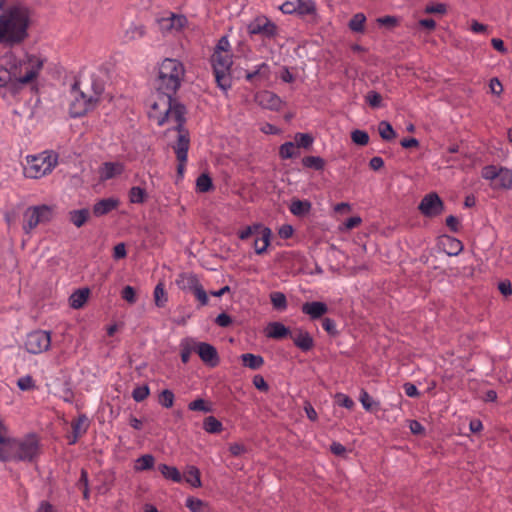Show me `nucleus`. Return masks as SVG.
Listing matches in <instances>:
<instances>
[{
	"label": "nucleus",
	"instance_id": "9b49d317",
	"mask_svg": "<svg viewBox=\"0 0 512 512\" xmlns=\"http://www.w3.org/2000/svg\"><path fill=\"white\" fill-rule=\"evenodd\" d=\"M418 209L426 217H435L442 213L444 205L436 193H429L423 197Z\"/></svg>",
	"mask_w": 512,
	"mask_h": 512
},
{
	"label": "nucleus",
	"instance_id": "4c0bfd02",
	"mask_svg": "<svg viewBox=\"0 0 512 512\" xmlns=\"http://www.w3.org/2000/svg\"><path fill=\"white\" fill-rule=\"evenodd\" d=\"M186 506L191 512H208V505L198 498H187Z\"/></svg>",
	"mask_w": 512,
	"mask_h": 512
},
{
	"label": "nucleus",
	"instance_id": "f3484780",
	"mask_svg": "<svg viewBox=\"0 0 512 512\" xmlns=\"http://www.w3.org/2000/svg\"><path fill=\"white\" fill-rule=\"evenodd\" d=\"M256 100L259 103V105L271 110L279 109L281 105L280 98L270 91H263L258 93L256 95Z\"/></svg>",
	"mask_w": 512,
	"mask_h": 512
},
{
	"label": "nucleus",
	"instance_id": "7c9ffc66",
	"mask_svg": "<svg viewBox=\"0 0 512 512\" xmlns=\"http://www.w3.org/2000/svg\"><path fill=\"white\" fill-rule=\"evenodd\" d=\"M155 464V458L151 454H145L137 458L134 464L135 471H145L151 469Z\"/></svg>",
	"mask_w": 512,
	"mask_h": 512
},
{
	"label": "nucleus",
	"instance_id": "4d7b16f0",
	"mask_svg": "<svg viewBox=\"0 0 512 512\" xmlns=\"http://www.w3.org/2000/svg\"><path fill=\"white\" fill-rule=\"evenodd\" d=\"M122 298L128 303L133 304L136 302V293L132 286H125L122 290Z\"/></svg>",
	"mask_w": 512,
	"mask_h": 512
},
{
	"label": "nucleus",
	"instance_id": "dca6fc26",
	"mask_svg": "<svg viewBox=\"0 0 512 512\" xmlns=\"http://www.w3.org/2000/svg\"><path fill=\"white\" fill-rule=\"evenodd\" d=\"M327 311L328 307L324 302H306L302 305V312L307 314L312 320L322 317Z\"/></svg>",
	"mask_w": 512,
	"mask_h": 512
},
{
	"label": "nucleus",
	"instance_id": "6ab92c4d",
	"mask_svg": "<svg viewBox=\"0 0 512 512\" xmlns=\"http://www.w3.org/2000/svg\"><path fill=\"white\" fill-rule=\"evenodd\" d=\"M146 34L145 26L142 24H130L123 32V41L132 42L139 40Z\"/></svg>",
	"mask_w": 512,
	"mask_h": 512
},
{
	"label": "nucleus",
	"instance_id": "de8ad7c7",
	"mask_svg": "<svg viewBox=\"0 0 512 512\" xmlns=\"http://www.w3.org/2000/svg\"><path fill=\"white\" fill-rule=\"evenodd\" d=\"M17 386L22 391H28L35 388V382L30 375H26L17 380Z\"/></svg>",
	"mask_w": 512,
	"mask_h": 512
},
{
	"label": "nucleus",
	"instance_id": "0eeeda50",
	"mask_svg": "<svg viewBox=\"0 0 512 512\" xmlns=\"http://www.w3.org/2000/svg\"><path fill=\"white\" fill-rule=\"evenodd\" d=\"M482 177L491 181L493 189L509 190L512 188V170L506 167L488 165L482 169Z\"/></svg>",
	"mask_w": 512,
	"mask_h": 512
},
{
	"label": "nucleus",
	"instance_id": "3c124183",
	"mask_svg": "<svg viewBox=\"0 0 512 512\" xmlns=\"http://www.w3.org/2000/svg\"><path fill=\"white\" fill-rule=\"evenodd\" d=\"M188 408L191 411H202V412H210L211 408L206 405V402L203 399H196L189 403Z\"/></svg>",
	"mask_w": 512,
	"mask_h": 512
},
{
	"label": "nucleus",
	"instance_id": "7ed1b4c3",
	"mask_svg": "<svg viewBox=\"0 0 512 512\" xmlns=\"http://www.w3.org/2000/svg\"><path fill=\"white\" fill-rule=\"evenodd\" d=\"M103 91L101 84L93 78H82L75 82L72 88L70 114L81 117L94 109Z\"/></svg>",
	"mask_w": 512,
	"mask_h": 512
},
{
	"label": "nucleus",
	"instance_id": "393cba45",
	"mask_svg": "<svg viewBox=\"0 0 512 512\" xmlns=\"http://www.w3.org/2000/svg\"><path fill=\"white\" fill-rule=\"evenodd\" d=\"M270 68L266 63H261L252 72L246 74V79L250 82L255 80H267L269 78Z\"/></svg>",
	"mask_w": 512,
	"mask_h": 512
},
{
	"label": "nucleus",
	"instance_id": "39448f33",
	"mask_svg": "<svg viewBox=\"0 0 512 512\" xmlns=\"http://www.w3.org/2000/svg\"><path fill=\"white\" fill-rule=\"evenodd\" d=\"M215 80L218 86L226 91L231 87V66L233 64L231 53H213L211 56Z\"/></svg>",
	"mask_w": 512,
	"mask_h": 512
},
{
	"label": "nucleus",
	"instance_id": "412c9836",
	"mask_svg": "<svg viewBox=\"0 0 512 512\" xmlns=\"http://www.w3.org/2000/svg\"><path fill=\"white\" fill-rule=\"evenodd\" d=\"M199 280L194 274L182 273L176 279L177 286L184 291H192L198 284Z\"/></svg>",
	"mask_w": 512,
	"mask_h": 512
},
{
	"label": "nucleus",
	"instance_id": "b1692460",
	"mask_svg": "<svg viewBox=\"0 0 512 512\" xmlns=\"http://www.w3.org/2000/svg\"><path fill=\"white\" fill-rule=\"evenodd\" d=\"M90 291L88 288H83L75 291L69 298V304L74 309H80L88 300Z\"/></svg>",
	"mask_w": 512,
	"mask_h": 512
},
{
	"label": "nucleus",
	"instance_id": "a19ab883",
	"mask_svg": "<svg viewBox=\"0 0 512 512\" xmlns=\"http://www.w3.org/2000/svg\"><path fill=\"white\" fill-rule=\"evenodd\" d=\"M303 165L315 170H322L324 168V160L318 156H307L302 160Z\"/></svg>",
	"mask_w": 512,
	"mask_h": 512
},
{
	"label": "nucleus",
	"instance_id": "5701e85b",
	"mask_svg": "<svg viewBox=\"0 0 512 512\" xmlns=\"http://www.w3.org/2000/svg\"><path fill=\"white\" fill-rule=\"evenodd\" d=\"M271 230L269 228H262L260 236L254 241V249L257 254H262L267 250L270 244Z\"/></svg>",
	"mask_w": 512,
	"mask_h": 512
},
{
	"label": "nucleus",
	"instance_id": "69168bd1",
	"mask_svg": "<svg viewBox=\"0 0 512 512\" xmlns=\"http://www.w3.org/2000/svg\"><path fill=\"white\" fill-rule=\"evenodd\" d=\"M409 428H410V431L411 433L415 434V435H422L424 434V427L423 425L418 422L417 420H411L409 422Z\"/></svg>",
	"mask_w": 512,
	"mask_h": 512
},
{
	"label": "nucleus",
	"instance_id": "ea45409f",
	"mask_svg": "<svg viewBox=\"0 0 512 512\" xmlns=\"http://www.w3.org/2000/svg\"><path fill=\"white\" fill-rule=\"evenodd\" d=\"M297 13L300 15H310L316 10L312 0H297Z\"/></svg>",
	"mask_w": 512,
	"mask_h": 512
},
{
	"label": "nucleus",
	"instance_id": "6e6d98bb",
	"mask_svg": "<svg viewBox=\"0 0 512 512\" xmlns=\"http://www.w3.org/2000/svg\"><path fill=\"white\" fill-rule=\"evenodd\" d=\"M360 402L367 411H371L373 409V405L376 404L365 390L361 391Z\"/></svg>",
	"mask_w": 512,
	"mask_h": 512
},
{
	"label": "nucleus",
	"instance_id": "5fc2aeb1",
	"mask_svg": "<svg viewBox=\"0 0 512 512\" xmlns=\"http://www.w3.org/2000/svg\"><path fill=\"white\" fill-rule=\"evenodd\" d=\"M259 229H262L260 224H254L252 226H247L245 229L239 232V238L241 240L248 239L251 235L255 234Z\"/></svg>",
	"mask_w": 512,
	"mask_h": 512
},
{
	"label": "nucleus",
	"instance_id": "6e6552de",
	"mask_svg": "<svg viewBox=\"0 0 512 512\" xmlns=\"http://www.w3.org/2000/svg\"><path fill=\"white\" fill-rule=\"evenodd\" d=\"M43 67V60L35 55H27L20 62L17 81L20 84H28L34 80Z\"/></svg>",
	"mask_w": 512,
	"mask_h": 512
},
{
	"label": "nucleus",
	"instance_id": "4be33fe9",
	"mask_svg": "<svg viewBox=\"0 0 512 512\" xmlns=\"http://www.w3.org/2000/svg\"><path fill=\"white\" fill-rule=\"evenodd\" d=\"M289 334V329L280 322H271L266 328V336L269 338L281 339Z\"/></svg>",
	"mask_w": 512,
	"mask_h": 512
},
{
	"label": "nucleus",
	"instance_id": "338daca9",
	"mask_svg": "<svg viewBox=\"0 0 512 512\" xmlns=\"http://www.w3.org/2000/svg\"><path fill=\"white\" fill-rule=\"evenodd\" d=\"M322 326H323L324 330L327 331L331 335H334L337 333L335 322L330 318L323 319Z\"/></svg>",
	"mask_w": 512,
	"mask_h": 512
},
{
	"label": "nucleus",
	"instance_id": "cd10ccee",
	"mask_svg": "<svg viewBox=\"0 0 512 512\" xmlns=\"http://www.w3.org/2000/svg\"><path fill=\"white\" fill-rule=\"evenodd\" d=\"M158 470L160 473L166 478L170 479L176 483L182 480V475L179 470L174 466H168L166 464H160L158 466Z\"/></svg>",
	"mask_w": 512,
	"mask_h": 512
},
{
	"label": "nucleus",
	"instance_id": "bb28decb",
	"mask_svg": "<svg viewBox=\"0 0 512 512\" xmlns=\"http://www.w3.org/2000/svg\"><path fill=\"white\" fill-rule=\"evenodd\" d=\"M186 19L184 16H178L172 14L170 17L163 18L161 20V25L163 29H175L179 30L184 26Z\"/></svg>",
	"mask_w": 512,
	"mask_h": 512
},
{
	"label": "nucleus",
	"instance_id": "423d86ee",
	"mask_svg": "<svg viewBox=\"0 0 512 512\" xmlns=\"http://www.w3.org/2000/svg\"><path fill=\"white\" fill-rule=\"evenodd\" d=\"M54 216V207L46 204L28 207L24 214L23 230L29 234L39 224L47 223Z\"/></svg>",
	"mask_w": 512,
	"mask_h": 512
},
{
	"label": "nucleus",
	"instance_id": "2eb2a0df",
	"mask_svg": "<svg viewBox=\"0 0 512 512\" xmlns=\"http://www.w3.org/2000/svg\"><path fill=\"white\" fill-rule=\"evenodd\" d=\"M119 203V200L114 197L101 199L93 205V214L96 217L106 215L116 209L119 206Z\"/></svg>",
	"mask_w": 512,
	"mask_h": 512
},
{
	"label": "nucleus",
	"instance_id": "bf43d9fd",
	"mask_svg": "<svg viewBox=\"0 0 512 512\" xmlns=\"http://www.w3.org/2000/svg\"><path fill=\"white\" fill-rule=\"evenodd\" d=\"M230 43L227 39V37H222L214 50V53H230L229 51Z\"/></svg>",
	"mask_w": 512,
	"mask_h": 512
},
{
	"label": "nucleus",
	"instance_id": "4468645a",
	"mask_svg": "<svg viewBox=\"0 0 512 512\" xmlns=\"http://www.w3.org/2000/svg\"><path fill=\"white\" fill-rule=\"evenodd\" d=\"M124 171V165L120 162H105L99 168V178L106 181L121 175Z\"/></svg>",
	"mask_w": 512,
	"mask_h": 512
},
{
	"label": "nucleus",
	"instance_id": "774afa93",
	"mask_svg": "<svg viewBox=\"0 0 512 512\" xmlns=\"http://www.w3.org/2000/svg\"><path fill=\"white\" fill-rule=\"evenodd\" d=\"M229 451L231 452V454L233 456H240V455H242L243 453L246 452V448H245V446L243 444L232 443L229 446Z\"/></svg>",
	"mask_w": 512,
	"mask_h": 512
},
{
	"label": "nucleus",
	"instance_id": "f704fd0d",
	"mask_svg": "<svg viewBox=\"0 0 512 512\" xmlns=\"http://www.w3.org/2000/svg\"><path fill=\"white\" fill-rule=\"evenodd\" d=\"M270 300L276 310L283 311L287 308V299L282 292H272L270 294Z\"/></svg>",
	"mask_w": 512,
	"mask_h": 512
},
{
	"label": "nucleus",
	"instance_id": "9d476101",
	"mask_svg": "<svg viewBox=\"0 0 512 512\" xmlns=\"http://www.w3.org/2000/svg\"><path fill=\"white\" fill-rule=\"evenodd\" d=\"M39 452L38 440L34 435L22 439L15 438L14 461H32Z\"/></svg>",
	"mask_w": 512,
	"mask_h": 512
},
{
	"label": "nucleus",
	"instance_id": "e2e57ef3",
	"mask_svg": "<svg viewBox=\"0 0 512 512\" xmlns=\"http://www.w3.org/2000/svg\"><path fill=\"white\" fill-rule=\"evenodd\" d=\"M489 88L491 93L500 95L503 92V86L498 78H492L490 80Z\"/></svg>",
	"mask_w": 512,
	"mask_h": 512
},
{
	"label": "nucleus",
	"instance_id": "f03ea898",
	"mask_svg": "<svg viewBox=\"0 0 512 512\" xmlns=\"http://www.w3.org/2000/svg\"><path fill=\"white\" fill-rule=\"evenodd\" d=\"M5 0H0V11ZM29 13L24 7L15 6L0 14V44L12 47L27 37Z\"/></svg>",
	"mask_w": 512,
	"mask_h": 512
},
{
	"label": "nucleus",
	"instance_id": "58836bf2",
	"mask_svg": "<svg viewBox=\"0 0 512 512\" xmlns=\"http://www.w3.org/2000/svg\"><path fill=\"white\" fill-rule=\"evenodd\" d=\"M203 428L208 433H219L222 431V423L213 416H209L203 423Z\"/></svg>",
	"mask_w": 512,
	"mask_h": 512
},
{
	"label": "nucleus",
	"instance_id": "13d9d810",
	"mask_svg": "<svg viewBox=\"0 0 512 512\" xmlns=\"http://www.w3.org/2000/svg\"><path fill=\"white\" fill-rule=\"evenodd\" d=\"M296 3H297V0L286 1L281 5L280 9L285 14L297 13Z\"/></svg>",
	"mask_w": 512,
	"mask_h": 512
},
{
	"label": "nucleus",
	"instance_id": "c9c22d12",
	"mask_svg": "<svg viewBox=\"0 0 512 512\" xmlns=\"http://www.w3.org/2000/svg\"><path fill=\"white\" fill-rule=\"evenodd\" d=\"M365 21H366L365 15L363 13H357V14L353 15V17L349 21L348 27L353 32H363Z\"/></svg>",
	"mask_w": 512,
	"mask_h": 512
},
{
	"label": "nucleus",
	"instance_id": "680f3d73",
	"mask_svg": "<svg viewBox=\"0 0 512 512\" xmlns=\"http://www.w3.org/2000/svg\"><path fill=\"white\" fill-rule=\"evenodd\" d=\"M253 384L257 389H259L260 391H263V392H266L269 389L267 382L261 375L254 376Z\"/></svg>",
	"mask_w": 512,
	"mask_h": 512
},
{
	"label": "nucleus",
	"instance_id": "79ce46f5",
	"mask_svg": "<svg viewBox=\"0 0 512 512\" xmlns=\"http://www.w3.org/2000/svg\"><path fill=\"white\" fill-rule=\"evenodd\" d=\"M352 141L361 146H365L369 143V135L366 131L356 129L351 132Z\"/></svg>",
	"mask_w": 512,
	"mask_h": 512
},
{
	"label": "nucleus",
	"instance_id": "f257e3e1",
	"mask_svg": "<svg viewBox=\"0 0 512 512\" xmlns=\"http://www.w3.org/2000/svg\"><path fill=\"white\" fill-rule=\"evenodd\" d=\"M185 76L182 62L173 58L164 59L159 65L157 77V97L148 111L149 119L158 126L168 125L167 134L173 130L177 142L173 145L176 153L178 172L181 174L187 161L190 144L189 133L184 128L185 107L173 98Z\"/></svg>",
	"mask_w": 512,
	"mask_h": 512
},
{
	"label": "nucleus",
	"instance_id": "09e8293b",
	"mask_svg": "<svg viewBox=\"0 0 512 512\" xmlns=\"http://www.w3.org/2000/svg\"><path fill=\"white\" fill-rule=\"evenodd\" d=\"M295 141H296L295 145L297 146V148H299V147L308 148L312 145L313 138L309 134L297 133L295 135Z\"/></svg>",
	"mask_w": 512,
	"mask_h": 512
},
{
	"label": "nucleus",
	"instance_id": "864d4df0",
	"mask_svg": "<svg viewBox=\"0 0 512 512\" xmlns=\"http://www.w3.org/2000/svg\"><path fill=\"white\" fill-rule=\"evenodd\" d=\"M335 399L340 406H343L347 409H352L354 407V401L343 393L336 394Z\"/></svg>",
	"mask_w": 512,
	"mask_h": 512
},
{
	"label": "nucleus",
	"instance_id": "e433bc0d",
	"mask_svg": "<svg viewBox=\"0 0 512 512\" xmlns=\"http://www.w3.org/2000/svg\"><path fill=\"white\" fill-rule=\"evenodd\" d=\"M167 293L162 282L158 283L154 289V301L157 307H164L167 302Z\"/></svg>",
	"mask_w": 512,
	"mask_h": 512
},
{
	"label": "nucleus",
	"instance_id": "20e7f679",
	"mask_svg": "<svg viewBox=\"0 0 512 512\" xmlns=\"http://www.w3.org/2000/svg\"><path fill=\"white\" fill-rule=\"evenodd\" d=\"M57 164V157L43 152L39 155L28 156L24 167V175L27 178L39 179L49 174Z\"/></svg>",
	"mask_w": 512,
	"mask_h": 512
},
{
	"label": "nucleus",
	"instance_id": "8fccbe9b",
	"mask_svg": "<svg viewBox=\"0 0 512 512\" xmlns=\"http://www.w3.org/2000/svg\"><path fill=\"white\" fill-rule=\"evenodd\" d=\"M191 292L195 295L201 306L208 304V296L201 283H199Z\"/></svg>",
	"mask_w": 512,
	"mask_h": 512
},
{
	"label": "nucleus",
	"instance_id": "37998d69",
	"mask_svg": "<svg viewBox=\"0 0 512 512\" xmlns=\"http://www.w3.org/2000/svg\"><path fill=\"white\" fill-rule=\"evenodd\" d=\"M199 192H208L212 188V179L207 174H201L196 180Z\"/></svg>",
	"mask_w": 512,
	"mask_h": 512
},
{
	"label": "nucleus",
	"instance_id": "473e14b6",
	"mask_svg": "<svg viewBox=\"0 0 512 512\" xmlns=\"http://www.w3.org/2000/svg\"><path fill=\"white\" fill-rule=\"evenodd\" d=\"M378 132L384 141H391L396 137V132L388 121H381L379 123Z\"/></svg>",
	"mask_w": 512,
	"mask_h": 512
},
{
	"label": "nucleus",
	"instance_id": "2f4dec72",
	"mask_svg": "<svg viewBox=\"0 0 512 512\" xmlns=\"http://www.w3.org/2000/svg\"><path fill=\"white\" fill-rule=\"evenodd\" d=\"M184 478L187 483L193 487L201 486L200 471L195 466H189L184 473Z\"/></svg>",
	"mask_w": 512,
	"mask_h": 512
},
{
	"label": "nucleus",
	"instance_id": "ddd939ff",
	"mask_svg": "<svg viewBox=\"0 0 512 512\" xmlns=\"http://www.w3.org/2000/svg\"><path fill=\"white\" fill-rule=\"evenodd\" d=\"M196 351L201 360L211 367H215L219 363L217 350L211 344L200 342L196 346Z\"/></svg>",
	"mask_w": 512,
	"mask_h": 512
},
{
	"label": "nucleus",
	"instance_id": "f8f14e48",
	"mask_svg": "<svg viewBox=\"0 0 512 512\" xmlns=\"http://www.w3.org/2000/svg\"><path fill=\"white\" fill-rule=\"evenodd\" d=\"M248 32L250 34H261L270 38L276 35L277 27L267 18L259 17L248 25Z\"/></svg>",
	"mask_w": 512,
	"mask_h": 512
},
{
	"label": "nucleus",
	"instance_id": "aec40b11",
	"mask_svg": "<svg viewBox=\"0 0 512 512\" xmlns=\"http://www.w3.org/2000/svg\"><path fill=\"white\" fill-rule=\"evenodd\" d=\"M292 339L294 344L302 351H309L314 346V340L307 331L299 330L292 336Z\"/></svg>",
	"mask_w": 512,
	"mask_h": 512
},
{
	"label": "nucleus",
	"instance_id": "603ef678",
	"mask_svg": "<svg viewBox=\"0 0 512 512\" xmlns=\"http://www.w3.org/2000/svg\"><path fill=\"white\" fill-rule=\"evenodd\" d=\"M366 101L373 108H377L381 105L382 97L376 91H369L366 95Z\"/></svg>",
	"mask_w": 512,
	"mask_h": 512
},
{
	"label": "nucleus",
	"instance_id": "a211bd4d",
	"mask_svg": "<svg viewBox=\"0 0 512 512\" xmlns=\"http://www.w3.org/2000/svg\"><path fill=\"white\" fill-rule=\"evenodd\" d=\"M72 426V439L70 440V444L76 443L79 437L84 435L89 427V420L86 415H80L76 420H74L71 424Z\"/></svg>",
	"mask_w": 512,
	"mask_h": 512
},
{
	"label": "nucleus",
	"instance_id": "c85d7f7f",
	"mask_svg": "<svg viewBox=\"0 0 512 512\" xmlns=\"http://www.w3.org/2000/svg\"><path fill=\"white\" fill-rule=\"evenodd\" d=\"M243 364L250 369H259L264 364V359L260 355L246 353L241 355Z\"/></svg>",
	"mask_w": 512,
	"mask_h": 512
},
{
	"label": "nucleus",
	"instance_id": "49530a36",
	"mask_svg": "<svg viewBox=\"0 0 512 512\" xmlns=\"http://www.w3.org/2000/svg\"><path fill=\"white\" fill-rule=\"evenodd\" d=\"M150 394L149 387L147 385L138 386L132 392V397L136 402L145 400Z\"/></svg>",
	"mask_w": 512,
	"mask_h": 512
},
{
	"label": "nucleus",
	"instance_id": "0e129e2a",
	"mask_svg": "<svg viewBox=\"0 0 512 512\" xmlns=\"http://www.w3.org/2000/svg\"><path fill=\"white\" fill-rule=\"evenodd\" d=\"M215 322L220 327H227L232 323L231 317L226 313H220L216 319Z\"/></svg>",
	"mask_w": 512,
	"mask_h": 512
},
{
	"label": "nucleus",
	"instance_id": "052dcab7",
	"mask_svg": "<svg viewBox=\"0 0 512 512\" xmlns=\"http://www.w3.org/2000/svg\"><path fill=\"white\" fill-rule=\"evenodd\" d=\"M446 12V6L442 3L433 4V5H427L425 8V13L428 14H444Z\"/></svg>",
	"mask_w": 512,
	"mask_h": 512
},
{
	"label": "nucleus",
	"instance_id": "a878e982",
	"mask_svg": "<svg viewBox=\"0 0 512 512\" xmlns=\"http://www.w3.org/2000/svg\"><path fill=\"white\" fill-rule=\"evenodd\" d=\"M89 215V210L85 208L72 210L68 213L70 222L73 223L77 228L82 227L87 222Z\"/></svg>",
	"mask_w": 512,
	"mask_h": 512
},
{
	"label": "nucleus",
	"instance_id": "a18cd8bd",
	"mask_svg": "<svg viewBox=\"0 0 512 512\" xmlns=\"http://www.w3.org/2000/svg\"><path fill=\"white\" fill-rule=\"evenodd\" d=\"M174 393L169 390H163L159 395V403L165 408H171L174 404Z\"/></svg>",
	"mask_w": 512,
	"mask_h": 512
},
{
	"label": "nucleus",
	"instance_id": "72a5a7b5",
	"mask_svg": "<svg viewBox=\"0 0 512 512\" xmlns=\"http://www.w3.org/2000/svg\"><path fill=\"white\" fill-rule=\"evenodd\" d=\"M280 157L282 159H290L299 154L298 148L293 142H286L280 146Z\"/></svg>",
	"mask_w": 512,
	"mask_h": 512
},
{
	"label": "nucleus",
	"instance_id": "c756f323",
	"mask_svg": "<svg viewBox=\"0 0 512 512\" xmlns=\"http://www.w3.org/2000/svg\"><path fill=\"white\" fill-rule=\"evenodd\" d=\"M311 209L309 201L294 200L290 204V212L295 216H303Z\"/></svg>",
	"mask_w": 512,
	"mask_h": 512
},
{
	"label": "nucleus",
	"instance_id": "c03bdc74",
	"mask_svg": "<svg viewBox=\"0 0 512 512\" xmlns=\"http://www.w3.org/2000/svg\"><path fill=\"white\" fill-rule=\"evenodd\" d=\"M146 192L141 187L135 186L130 189L129 199L132 203H143L145 200Z\"/></svg>",
	"mask_w": 512,
	"mask_h": 512
},
{
	"label": "nucleus",
	"instance_id": "1a4fd4ad",
	"mask_svg": "<svg viewBox=\"0 0 512 512\" xmlns=\"http://www.w3.org/2000/svg\"><path fill=\"white\" fill-rule=\"evenodd\" d=\"M51 346V334L45 330H35L27 334L24 347L30 354H40Z\"/></svg>",
	"mask_w": 512,
	"mask_h": 512
}]
</instances>
